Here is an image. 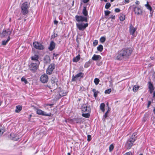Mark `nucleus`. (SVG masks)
Returning a JSON list of instances; mask_svg holds the SVG:
<instances>
[{
  "instance_id": "1",
  "label": "nucleus",
  "mask_w": 155,
  "mask_h": 155,
  "mask_svg": "<svg viewBox=\"0 0 155 155\" xmlns=\"http://www.w3.org/2000/svg\"><path fill=\"white\" fill-rule=\"evenodd\" d=\"M137 140V137L134 134L127 140L125 146L127 149H130L133 145L134 143Z\"/></svg>"
},
{
  "instance_id": "2",
  "label": "nucleus",
  "mask_w": 155,
  "mask_h": 155,
  "mask_svg": "<svg viewBox=\"0 0 155 155\" xmlns=\"http://www.w3.org/2000/svg\"><path fill=\"white\" fill-rule=\"evenodd\" d=\"M21 13L23 15L27 14L28 11L29 4L27 2H25L21 4Z\"/></svg>"
},
{
  "instance_id": "3",
  "label": "nucleus",
  "mask_w": 155,
  "mask_h": 155,
  "mask_svg": "<svg viewBox=\"0 0 155 155\" xmlns=\"http://www.w3.org/2000/svg\"><path fill=\"white\" fill-rule=\"evenodd\" d=\"M81 109L83 112L82 116H90L91 112L90 107H88L86 105H84L82 106Z\"/></svg>"
},
{
  "instance_id": "4",
  "label": "nucleus",
  "mask_w": 155,
  "mask_h": 155,
  "mask_svg": "<svg viewBox=\"0 0 155 155\" xmlns=\"http://www.w3.org/2000/svg\"><path fill=\"white\" fill-rule=\"evenodd\" d=\"M39 64V62L37 61V62H33L31 63L29 66V69L31 71L35 72L37 69L38 66Z\"/></svg>"
},
{
  "instance_id": "5",
  "label": "nucleus",
  "mask_w": 155,
  "mask_h": 155,
  "mask_svg": "<svg viewBox=\"0 0 155 155\" xmlns=\"http://www.w3.org/2000/svg\"><path fill=\"white\" fill-rule=\"evenodd\" d=\"M124 53V54L126 58L130 56L132 51L131 48H126L121 50Z\"/></svg>"
},
{
  "instance_id": "6",
  "label": "nucleus",
  "mask_w": 155,
  "mask_h": 155,
  "mask_svg": "<svg viewBox=\"0 0 155 155\" xmlns=\"http://www.w3.org/2000/svg\"><path fill=\"white\" fill-rule=\"evenodd\" d=\"M76 27L79 30L83 31L88 26V23H77Z\"/></svg>"
},
{
  "instance_id": "7",
  "label": "nucleus",
  "mask_w": 155,
  "mask_h": 155,
  "mask_svg": "<svg viewBox=\"0 0 155 155\" xmlns=\"http://www.w3.org/2000/svg\"><path fill=\"white\" fill-rule=\"evenodd\" d=\"M55 67V65L54 63L51 64L48 67L46 70L47 73L48 74H52L54 70Z\"/></svg>"
},
{
  "instance_id": "8",
  "label": "nucleus",
  "mask_w": 155,
  "mask_h": 155,
  "mask_svg": "<svg viewBox=\"0 0 155 155\" xmlns=\"http://www.w3.org/2000/svg\"><path fill=\"white\" fill-rule=\"evenodd\" d=\"M84 76V74L82 72H80L76 74L75 76H72V81H75L78 80L79 78H83Z\"/></svg>"
},
{
  "instance_id": "9",
  "label": "nucleus",
  "mask_w": 155,
  "mask_h": 155,
  "mask_svg": "<svg viewBox=\"0 0 155 155\" xmlns=\"http://www.w3.org/2000/svg\"><path fill=\"white\" fill-rule=\"evenodd\" d=\"M34 47L36 49L42 50L45 48L44 46L41 43L38 42H34L33 43Z\"/></svg>"
},
{
  "instance_id": "10",
  "label": "nucleus",
  "mask_w": 155,
  "mask_h": 155,
  "mask_svg": "<svg viewBox=\"0 0 155 155\" xmlns=\"http://www.w3.org/2000/svg\"><path fill=\"white\" fill-rule=\"evenodd\" d=\"M21 137V134L20 133L15 134L11 133L10 134V138L12 140L15 141H17Z\"/></svg>"
},
{
  "instance_id": "11",
  "label": "nucleus",
  "mask_w": 155,
  "mask_h": 155,
  "mask_svg": "<svg viewBox=\"0 0 155 155\" xmlns=\"http://www.w3.org/2000/svg\"><path fill=\"white\" fill-rule=\"evenodd\" d=\"M36 113L39 115L42 116H50L51 115V113L47 112L41 109H37Z\"/></svg>"
},
{
  "instance_id": "12",
  "label": "nucleus",
  "mask_w": 155,
  "mask_h": 155,
  "mask_svg": "<svg viewBox=\"0 0 155 155\" xmlns=\"http://www.w3.org/2000/svg\"><path fill=\"white\" fill-rule=\"evenodd\" d=\"M76 20L78 22L87 21V18L86 17H84L82 16L76 15L75 16Z\"/></svg>"
},
{
  "instance_id": "13",
  "label": "nucleus",
  "mask_w": 155,
  "mask_h": 155,
  "mask_svg": "<svg viewBox=\"0 0 155 155\" xmlns=\"http://www.w3.org/2000/svg\"><path fill=\"white\" fill-rule=\"evenodd\" d=\"M40 80L43 83H46L48 81V76L45 74H43L41 76Z\"/></svg>"
},
{
  "instance_id": "14",
  "label": "nucleus",
  "mask_w": 155,
  "mask_h": 155,
  "mask_svg": "<svg viewBox=\"0 0 155 155\" xmlns=\"http://www.w3.org/2000/svg\"><path fill=\"white\" fill-rule=\"evenodd\" d=\"M11 34V31L10 29H8L7 30H3L2 33L0 34L1 37H2L8 36L10 35Z\"/></svg>"
},
{
  "instance_id": "15",
  "label": "nucleus",
  "mask_w": 155,
  "mask_h": 155,
  "mask_svg": "<svg viewBox=\"0 0 155 155\" xmlns=\"http://www.w3.org/2000/svg\"><path fill=\"white\" fill-rule=\"evenodd\" d=\"M124 54V53L121 50L119 51L117 57V59L121 60L124 58H126Z\"/></svg>"
},
{
  "instance_id": "16",
  "label": "nucleus",
  "mask_w": 155,
  "mask_h": 155,
  "mask_svg": "<svg viewBox=\"0 0 155 155\" xmlns=\"http://www.w3.org/2000/svg\"><path fill=\"white\" fill-rule=\"evenodd\" d=\"M134 11L135 14L139 15L142 13L141 9L138 7H135L134 8Z\"/></svg>"
},
{
  "instance_id": "17",
  "label": "nucleus",
  "mask_w": 155,
  "mask_h": 155,
  "mask_svg": "<svg viewBox=\"0 0 155 155\" xmlns=\"http://www.w3.org/2000/svg\"><path fill=\"white\" fill-rule=\"evenodd\" d=\"M55 46V43L53 41H51L48 47V49L50 51H52L54 49Z\"/></svg>"
},
{
  "instance_id": "18",
  "label": "nucleus",
  "mask_w": 155,
  "mask_h": 155,
  "mask_svg": "<svg viewBox=\"0 0 155 155\" xmlns=\"http://www.w3.org/2000/svg\"><path fill=\"white\" fill-rule=\"evenodd\" d=\"M136 30V29L134 28L131 24L129 28V31L130 34L134 36V33Z\"/></svg>"
},
{
  "instance_id": "19",
  "label": "nucleus",
  "mask_w": 155,
  "mask_h": 155,
  "mask_svg": "<svg viewBox=\"0 0 155 155\" xmlns=\"http://www.w3.org/2000/svg\"><path fill=\"white\" fill-rule=\"evenodd\" d=\"M39 57L38 54H35L33 56L31 57V59L34 62H37V61H38Z\"/></svg>"
},
{
  "instance_id": "20",
  "label": "nucleus",
  "mask_w": 155,
  "mask_h": 155,
  "mask_svg": "<svg viewBox=\"0 0 155 155\" xmlns=\"http://www.w3.org/2000/svg\"><path fill=\"white\" fill-rule=\"evenodd\" d=\"M149 84V91L150 94L152 93L154 90V87L153 84L150 82H148Z\"/></svg>"
},
{
  "instance_id": "21",
  "label": "nucleus",
  "mask_w": 155,
  "mask_h": 155,
  "mask_svg": "<svg viewBox=\"0 0 155 155\" xmlns=\"http://www.w3.org/2000/svg\"><path fill=\"white\" fill-rule=\"evenodd\" d=\"M101 58V57L99 55L94 54L92 58V59L94 61H96L100 60Z\"/></svg>"
},
{
  "instance_id": "22",
  "label": "nucleus",
  "mask_w": 155,
  "mask_h": 155,
  "mask_svg": "<svg viewBox=\"0 0 155 155\" xmlns=\"http://www.w3.org/2000/svg\"><path fill=\"white\" fill-rule=\"evenodd\" d=\"M57 80L55 77H52L51 79V82L52 84V86H54L55 84L57 85L56 82Z\"/></svg>"
},
{
  "instance_id": "23",
  "label": "nucleus",
  "mask_w": 155,
  "mask_h": 155,
  "mask_svg": "<svg viewBox=\"0 0 155 155\" xmlns=\"http://www.w3.org/2000/svg\"><path fill=\"white\" fill-rule=\"evenodd\" d=\"M45 62L46 63H48L50 62V58L49 56L46 55L45 56L44 58Z\"/></svg>"
},
{
  "instance_id": "24",
  "label": "nucleus",
  "mask_w": 155,
  "mask_h": 155,
  "mask_svg": "<svg viewBox=\"0 0 155 155\" xmlns=\"http://www.w3.org/2000/svg\"><path fill=\"white\" fill-rule=\"evenodd\" d=\"M82 13L84 15L86 16L88 15V12L86 9V7H84L82 11Z\"/></svg>"
},
{
  "instance_id": "25",
  "label": "nucleus",
  "mask_w": 155,
  "mask_h": 155,
  "mask_svg": "<svg viewBox=\"0 0 155 155\" xmlns=\"http://www.w3.org/2000/svg\"><path fill=\"white\" fill-rule=\"evenodd\" d=\"M105 104L104 103H101L100 105V109L102 110V111L104 112V107H105Z\"/></svg>"
},
{
  "instance_id": "26",
  "label": "nucleus",
  "mask_w": 155,
  "mask_h": 155,
  "mask_svg": "<svg viewBox=\"0 0 155 155\" xmlns=\"http://www.w3.org/2000/svg\"><path fill=\"white\" fill-rule=\"evenodd\" d=\"M22 109V107L21 105H19L16 106V109L15 110V112L18 113Z\"/></svg>"
},
{
  "instance_id": "27",
  "label": "nucleus",
  "mask_w": 155,
  "mask_h": 155,
  "mask_svg": "<svg viewBox=\"0 0 155 155\" xmlns=\"http://www.w3.org/2000/svg\"><path fill=\"white\" fill-rule=\"evenodd\" d=\"M80 58V55H78V56L73 58V61L74 62H77L79 61Z\"/></svg>"
},
{
  "instance_id": "28",
  "label": "nucleus",
  "mask_w": 155,
  "mask_h": 155,
  "mask_svg": "<svg viewBox=\"0 0 155 155\" xmlns=\"http://www.w3.org/2000/svg\"><path fill=\"white\" fill-rule=\"evenodd\" d=\"M10 38L9 36L8 37V39L6 41L4 40L2 42V45H6L8 42L10 40Z\"/></svg>"
},
{
  "instance_id": "29",
  "label": "nucleus",
  "mask_w": 155,
  "mask_h": 155,
  "mask_svg": "<svg viewBox=\"0 0 155 155\" xmlns=\"http://www.w3.org/2000/svg\"><path fill=\"white\" fill-rule=\"evenodd\" d=\"M140 86H139L134 85L133 87V91L134 92H137L139 89Z\"/></svg>"
},
{
  "instance_id": "30",
  "label": "nucleus",
  "mask_w": 155,
  "mask_h": 155,
  "mask_svg": "<svg viewBox=\"0 0 155 155\" xmlns=\"http://www.w3.org/2000/svg\"><path fill=\"white\" fill-rule=\"evenodd\" d=\"M92 91L94 93V96L95 97H96L97 96V94L99 92L98 91H96L95 89H93L92 90Z\"/></svg>"
},
{
  "instance_id": "31",
  "label": "nucleus",
  "mask_w": 155,
  "mask_h": 155,
  "mask_svg": "<svg viewBox=\"0 0 155 155\" xmlns=\"http://www.w3.org/2000/svg\"><path fill=\"white\" fill-rule=\"evenodd\" d=\"M125 15L123 14H120V21H123L124 20Z\"/></svg>"
},
{
  "instance_id": "32",
  "label": "nucleus",
  "mask_w": 155,
  "mask_h": 155,
  "mask_svg": "<svg viewBox=\"0 0 155 155\" xmlns=\"http://www.w3.org/2000/svg\"><path fill=\"white\" fill-rule=\"evenodd\" d=\"M103 46L101 45H99L97 48V50L100 52H101L103 49Z\"/></svg>"
},
{
  "instance_id": "33",
  "label": "nucleus",
  "mask_w": 155,
  "mask_h": 155,
  "mask_svg": "<svg viewBox=\"0 0 155 155\" xmlns=\"http://www.w3.org/2000/svg\"><path fill=\"white\" fill-rule=\"evenodd\" d=\"M91 63L89 61L85 63L84 67L85 68H87L90 65Z\"/></svg>"
},
{
  "instance_id": "34",
  "label": "nucleus",
  "mask_w": 155,
  "mask_h": 155,
  "mask_svg": "<svg viewBox=\"0 0 155 155\" xmlns=\"http://www.w3.org/2000/svg\"><path fill=\"white\" fill-rule=\"evenodd\" d=\"M145 6L147 8V9L149 10L150 11H151L152 10V7L150 5L148 4V2H147V4L145 5Z\"/></svg>"
},
{
  "instance_id": "35",
  "label": "nucleus",
  "mask_w": 155,
  "mask_h": 155,
  "mask_svg": "<svg viewBox=\"0 0 155 155\" xmlns=\"http://www.w3.org/2000/svg\"><path fill=\"white\" fill-rule=\"evenodd\" d=\"M4 129L3 127H0V136L3 134L4 132Z\"/></svg>"
},
{
  "instance_id": "36",
  "label": "nucleus",
  "mask_w": 155,
  "mask_h": 155,
  "mask_svg": "<svg viewBox=\"0 0 155 155\" xmlns=\"http://www.w3.org/2000/svg\"><path fill=\"white\" fill-rule=\"evenodd\" d=\"M99 81L100 80L99 79L97 78H95L94 80V82L95 83V84L96 85H97L98 84Z\"/></svg>"
},
{
  "instance_id": "37",
  "label": "nucleus",
  "mask_w": 155,
  "mask_h": 155,
  "mask_svg": "<svg viewBox=\"0 0 155 155\" xmlns=\"http://www.w3.org/2000/svg\"><path fill=\"white\" fill-rule=\"evenodd\" d=\"M111 6V4L109 2H107L105 5V8L106 9H108Z\"/></svg>"
},
{
  "instance_id": "38",
  "label": "nucleus",
  "mask_w": 155,
  "mask_h": 155,
  "mask_svg": "<svg viewBox=\"0 0 155 155\" xmlns=\"http://www.w3.org/2000/svg\"><path fill=\"white\" fill-rule=\"evenodd\" d=\"M114 146L112 144H111L110 145L109 147V151L110 152H111L114 149Z\"/></svg>"
},
{
  "instance_id": "39",
  "label": "nucleus",
  "mask_w": 155,
  "mask_h": 155,
  "mask_svg": "<svg viewBox=\"0 0 155 155\" xmlns=\"http://www.w3.org/2000/svg\"><path fill=\"white\" fill-rule=\"evenodd\" d=\"M105 40H106V39H105V38L103 37H101V38H100V41L101 42L103 43L105 41Z\"/></svg>"
},
{
  "instance_id": "40",
  "label": "nucleus",
  "mask_w": 155,
  "mask_h": 155,
  "mask_svg": "<svg viewBox=\"0 0 155 155\" xmlns=\"http://www.w3.org/2000/svg\"><path fill=\"white\" fill-rule=\"evenodd\" d=\"M21 81H24L25 84H27L28 83V81H27L25 78L22 77L21 78Z\"/></svg>"
},
{
  "instance_id": "41",
  "label": "nucleus",
  "mask_w": 155,
  "mask_h": 155,
  "mask_svg": "<svg viewBox=\"0 0 155 155\" xmlns=\"http://www.w3.org/2000/svg\"><path fill=\"white\" fill-rule=\"evenodd\" d=\"M110 13V12L108 10L104 11V14L105 16L108 15Z\"/></svg>"
},
{
  "instance_id": "42",
  "label": "nucleus",
  "mask_w": 155,
  "mask_h": 155,
  "mask_svg": "<svg viewBox=\"0 0 155 155\" xmlns=\"http://www.w3.org/2000/svg\"><path fill=\"white\" fill-rule=\"evenodd\" d=\"M98 43V41L97 40H95L93 43V45L94 46H95L97 45Z\"/></svg>"
},
{
  "instance_id": "43",
  "label": "nucleus",
  "mask_w": 155,
  "mask_h": 155,
  "mask_svg": "<svg viewBox=\"0 0 155 155\" xmlns=\"http://www.w3.org/2000/svg\"><path fill=\"white\" fill-rule=\"evenodd\" d=\"M58 36L57 34H55V33L54 34V35H52L51 37V39H54L55 37H57Z\"/></svg>"
},
{
  "instance_id": "44",
  "label": "nucleus",
  "mask_w": 155,
  "mask_h": 155,
  "mask_svg": "<svg viewBox=\"0 0 155 155\" xmlns=\"http://www.w3.org/2000/svg\"><path fill=\"white\" fill-rule=\"evenodd\" d=\"M111 92V90L110 89H108L105 91V94H109Z\"/></svg>"
},
{
  "instance_id": "45",
  "label": "nucleus",
  "mask_w": 155,
  "mask_h": 155,
  "mask_svg": "<svg viewBox=\"0 0 155 155\" xmlns=\"http://www.w3.org/2000/svg\"><path fill=\"white\" fill-rule=\"evenodd\" d=\"M91 136L90 135H87V140L88 141H90V140H91Z\"/></svg>"
},
{
  "instance_id": "46",
  "label": "nucleus",
  "mask_w": 155,
  "mask_h": 155,
  "mask_svg": "<svg viewBox=\"0 0 155 155\" xmlns=\"http://www.w3.org/2000/svg\"><path fill=\"white\" fill-rule=\"evenodd\" d=\"M120 11V9L118 8H116L115 9V11L116 12H119Z\"/></svg>"
},
{
  "instance_id": "47",
  "label": "nucleus",
  "mask_w": 155,
  "mask_h": 155,
  "mask_svg": "<svg viewBox=\"0 0 155 155\" xmlns=\"http://www.w3.org/2000/svg\"><path fill=\"white\" fill-rule=\"evenodd\" d=\"M82 2L84 3H86L88 2L90 0H81Z\"/></svg>"
},
{
  "instance_id": "48",
  "label": "nucleus",
  "mask_w": 155,
  "mask_h": 155,
  "mask_svg": "<svg viewBox=\"0 0 155 155\" xmlns=\"http://www.w3.org/2000/svg\"><path fill=\"white\" fill-rule=\"evenodd\" d=\"M124 155H132V153L130 152H128L126 153Z\"/></svg>"
},
{
  "instance_id": "49",
  "label": "nucleus",
  "mask_w": 155,
  "mask_h": 155,
  "mask_svg": "<svg viewBox=\"0 0 155 155\" xmlns=\"http://www.w3.org/2000/svg\"><path fill=\"white\" fill-rule=\"evenodd\" d=\"M109 18H112L113 19H115V16L113 15H112L110 16V17H109Z\"/></svg>"
},
{
  "instance_id": "50",
  "label": "nucleus",
  "mask_w": 155,
  "mask_h": 155,
  "mask_svg": "<svg viewBox=\"0 0 155 155\" xmlns=\"http://www.w3.org/2000/svg\"><path fill=\"white\" fill-rule=\"evenodd\" d=\"M109 110V109H108L107 111V112L105 114L104 116H105V117L107 116V114L108 113Z\"/></svg>"
},
{
  "instance_id": "51",
  "label": "nucleus",
  "mask_w": 155,
  "mask_h": 155,
  "mask_svg": "<svg viewBox=\"0 0 155 155\" xmlns=\"http://www.w3.org/2000/svg\"><path fill=\"white\" fill-rule=\"evenodd\" d=\"M53 105H54V104H47V105L49 106H50L51 107L53 106Z\"/></svg>"
},
{
  "instance_id": "52",
  "label": "nucleus",
  "mask_w": 155,
  "mask_h": 155,
  "mask_svg": "<svg viewBox=\"0 0 155 155\" xmlns=\"http://www.w3.org/2000/svg\"><path fill=\"white\" fill-rule=\"evenodd\" d=\"M58 23V21L55 20L54 21V24L57 25Z\"/></svg>"
},
{
  "instance_id": "53",
  "label": "nucleus",
  "mask_w": 155,
  "mask_h": 155,
  "mask_svg": "<svg viewBox=\"0 0 155 155\" xmlns=\"http://www.w3.org/2000/svg\"><path fill=\"white\" fill-rule=\"evenodd\" d=\"M124 1L127 3H128L129 2V0H124Z\"/></svg>"
},
{
  "instance_id": "54",
  "label": "nucleus",
  "mask_w": 155,
  "mask_h": 155,
  "mask_svg": "<svg viewBox=\"0 0 155 155\" xmlns=\"http://www.w3.org/2000/svg\"><path fill=\"white\" fill-rule=\"evenodd\" d=\"M151 104V102L150 101H148V107H149Z\"/></svg>"
},
{
  "instance_id": "55",
  "label": "nucleus",
  "mask_w": 155,
  "mask_h": 155,
  "mask_svg": "<svg viewBox=\"0 0 155 155\" xmlns=\"http://www.w3.org/2000/svg\"><path fill=\"white\" fill-rule=\"evenodd\" d=\"M135 3L136 4L138 5L139 4L140 2L138 1H136Z\"/></svg>"
},
{
  "instance_id": "56",
  "label": "nucleus",
  "mask_w": 155,
  "mask_h": 155,
  "mask_svg": "<svg viewBox=\"0 0 155 155\" xmlns=\"http://www.w3.org/2000/svg\"><path fill=\"white\" fill-rule=\"evenodd\" d=\"M153 94V97H155V92H154Z\"/></svg>"
},
{
  "instance_id": "57",
  "label": "nucleus",
  "mask_w": 155,
  "mask_h": 155,
  "mask_svg": "<svg viewBox=\"0 0 155 155\" xmlns=\"http://www.w3.org/2000/svg\"><path fill=\"white\" fill-rule=\"evenodd\" d=\"M101 0V1H103V0ZM103 1H104L105 2H107V0H103Z\"/></svg>"
},
{
  "instance_id": "58",
  "label": "nucleus",
  "mask_w": 155,
  "mask_h": 155,
  "mask_svg": "<svg viewBox=\"0 0 155 155\" xmlns=\"http://www.w3.org/2000/svg\"><path fill=\"white\" fill-rule=\"evenodd\" d=\"M153 112L155 114V108L153 110Z\"/></svg>"
},
{
  "instance_id": "59",
  "label": "nucleus",
  "mask_w": 155,
  "mask_h": 155,
  "mask_svg": "<svg viewBox=\"0 0 155 155\" xmlns=\"http://www.w3.org/2000/svg\"><path fill=\"white\" fill-rule=\"evenodd\" d=\"M68 155H71L70 153H68Z\"/></svg>"
},
{
  "instance_id": "60",
  "label": "nucleus",
  "mask_w": 155,
  "mask_h": 155,
  "mask_svg": "<svg viewBox=\"0 0 155 155\" xmlns=\"http://www.w3.org/2000/svg\"><path fill=\"white\" fill-rule=\"evenodd\" d=\"M114 0H110V1L111 2H113Z\"/></svg>"
},
{
  "instance_id": "61",
  "label": "nucleus",
  "mask_w": 155,
  "mask_h": 155,
  "mask_svg": "<svg viewBox=\"0 0 155 155\" xmlns=\"http://www.w3.org/2000/svg\"><path fill=\"white\" fill-rule=\"evenodd\" d=\"M139 155H143L142 154H139Z\"/></svg>"
},
{
  "instance_id": "62",
  "label": "nucleus",
  "mask_w": 155,
  "mask_h": 155,
  "mask_svg": "<svg viewBox=\"0 0 155 155\" xmlns=\"http://www.w3.org/2000/svg\"><path fill=\"white\" fill-rule=\"evenodd\" d=\"M29 116H30V117L31 116V114H30V115H29Z\"/></svg>"
},
{
  "instance_id": "63",
  "label": "nucleus",
  "mask_w": 155,
  "mask_h": 155,
  "mask_svg": "<svg viewBox=\"0 0 155 155\" xmlns=\"http://www.w3.org/2000/svg\"><path fill=\"white\" fill-rule=\"evenodd\" d=\"M65 95V94H64V95H62V96H64Z\"/></svg>"
},
{
  "instance_id": "64",
  "label": "nucleus",
  "mask_w": 155,
  "mask_h": 155,
  "mask_svg": "<svg viewBox=\"0 0 155 155\" xmlns=\"http://www.w3.org/2000/svg\"><path fill=\"white\" fill-rule=\"evenodd\" d=\"M106 117H104V119H105V118Z\"/></svg>"
}]
</instances>
